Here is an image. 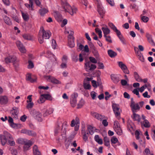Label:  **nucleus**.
I'll use <instances>...</instances> for the list:
<instances>
[{"mask_svg":"<svg viewBox=\"0 0 155 155\" xmlns=\"http://www.w3.org/2000/svg\"><path fill=\"white\" fill-rule=\"evenodd\" d=\"M51 35V33L48 30L45 31L43 27L40 28L38 35V40L40 44H42L44 41V39H48Z\"/></svg>","mask_w":155,"mask_h":155,"instance_id":"obj_1","label":"nucleus"},{"mask_svg":"<svg viewBox=\"0 0 155 155\" xmlns=\"http://www.w3.org/2000/svg\"><path fill=\"white\" fill-rule=\"evenodd\" d=\"M62 7L64 10L65 12H69L70 14L72 15L76 13L77 11V9L74 7H71L66 2H65L62 4Z\"/></svg>","mask_w":155,"mask_h":155,"instance_id":"obj_2","label":"nucleus"},{"mask_svg":"<svg viewBox=\"0 0 155 155\" xmlns=\"http://www.w3.org/2000/svg\"><path fill=\"white\" fill-rule=\"evenodd\" d=\"M12 136L8 132L6 131L3 132V134L0 135V139L2 144L5 145L7 140L12 139Z\"/></svg>","mask_w":155,"mask_h":155,"instance_id":"obj_3","label":"nucleus"},{"mask_svg":"<svg viewBox=\"0 0 155 155\" xmlns=\"http://www.w3.org/2000/svg\"><path fill=\"white\" fill-rule=\"evenodd\" d=\"M30 114L34 117V118L39 122L42 120V115L41 114L35 110L33 109L30 111Z\"/></svg>","mask_w":155,"mask_h":155,"instance_id":"obj_4","label":"nucleus"},{"mask_svg":"<svg viewBox=\"0 0 155 155\" xmlns=\"http://www.w3.org/2000/svg\"><path fill=\"white\" fill-rule=\"evenodd\" d=\"M112 108L116 117L119 119L120 118V113L119 111L120 108L119 105L116 104L112 105Z\"/></svg>","mask_w":155,"mask_h":155,"instance_id":"obj_5","label":"nucleus"},{"mask_svg":"<svg viewBox=\"0 0 155 155\" xmlns=\"http://www.w3.org/2000/svg\"><path fill=\"white\" fill-rule=\"evenodd\" d=\"M90 61H88L85 63V68L87 71L94 70L96 68V66L95 64H91L90 65Z\"/></svg>","mask_w":155,"mask_h":155,"instance_id":"obj_6","label":"nucleus"},{"mask_svg":"<svg viewBox=\"0 0 155 155\" xmlns=\"http://www.w3.org/2000/svg\"><path fill=\"white\" fill-rule=\"evenodd\" d=\"M5 61L6 63L13 62L14 65H15V64L17 62L16 57L12 55L8 57L5 58Z\"/></svg>","mask_w":155,"mask_h":155,"instance_id":"obj_7","label":"nucleus"},{"mask_svg":"<svg viewBox=\"0 0 155 155\" xmlns=\"http://www.w3.org/2000/svg\"><path fill=\"white\" fill-rule=\"evenodd\" d=\"M45 78L48 81H51L52 83L56 84H60V81L56 79L54 77L50 76H45Z\"/></svg>","mask_w":155,"mask_h":155,"instance_id":"obj_8","label":"nucleus"},{"mask_svg":"<svg viewBox=\"0 0 155 155\" xmlns=\"http://www.w3.org/2000/svg\"><path fill=\"white\" fill-rule=\"evenodd\" d=\"M118 63L119 67L121 69L123 72L126 74H129V71L127 66L121 61L118 62Z\"/></svg>","mask_w":155,"mask_h":155,"instance_id":"obj_9","label":"nucleus"},{"mask_svg":"<svg viewBox=\"0 0 155 155\" xmlns=\"http://www.w3.org/2000/svg\"><path fill=\"white\" fill-rule=\"evenodd\" d=\"M16 44L19 50L22 53H25L26 52V49L23 46L22 43L20 41H17L16 42Z\"/></svg>","mask_w":155,"mask_h":155,"instance_id":"obj_10","label":"nucleus"},{"mask_svg":"<svg viewBox=\"0 0 155 155\" xmlns=\"http://www.w3.org/2000/svg\"><path fill=\"white\" fill-rule=\"evenodd\" d=\"M130 106L133 112H135L136 110H139L140 109V107L138 103H135L133 101H131Z\"/></svg>","mask_w":155,"mask_h":155,"instance_id":"obj_11","label":"nucleus"},{"mask_svg":"<svg viewBox=\"0 0 155 155\" xmlns=\"http://www.w3.org/2000/svg\"><path fill=\"white\" fill-rule=\"evenodd\" d=\"M91 114L94 117L100 121L102 120L105 117L104 116L96 112H91Z\"/></svg>","mask_w":155,"mask_h":155,"instance_id":"obj_12","label":"nucleus"},{"mask_svg":"<svg viewBox=\"0 0 155 155\" xmlns=\"http://www.w3.org/2000/svg\"><path fill=\"white\" fill-rule=\"evenodd\" d=\"M18 108L16 107L13 108L12 110H11V113L12 114V116L15 118L17 117V115L18 114Z\"/></svg>","mask_w":155,"mask_h":155,"instance_id":"obj_13","label":"nucleus"},{"mask_svg":"<svg viewBox=\"0 0 155 155\" xmlns=\"http://www.w3.org/2000/svg\"><path fill=\"white\" fill-rule=\"evenodd\" d=\"M8 99V97L5 95L0 96V104H7Z\"/></svg>","mask_w":155,"mask_h":155,"instance_id":"obj_14","label":"nucleus"},{"mask_svg":"<svg viewBox=\"0 0 155 155\" xmlns=\"http://www.w3.org/2000/svg\"><path fill=\"white\" fill-rule=\"evenodd\" d=\"M97 11L99 15H102L103 14H105V12L102 5L98 3L97 5Z\"/></svg>","mask_w":155,"mask_h":155,"instance_id":"obj_15","label":"nucleus"},{"mask_svg":"<svg viewBox=\"0 0 155 155\" xmlns=\"http://www.w3.org/2000/svg\"><path fill=\"white\" fill-rule=\"evenodd\" d=\"M23 148L25 150H28L29 147L32 145L31 141L30 140H26L24 143Z\"/></svg>","mask_w":155,"mask_h":155,"instance_id":"obj_16","label":"nucleus"},{"mask_svg":"<svg viewBox=\"0 0 155 155\" xmlns=\"http://www.w3.org/2000/svg\"><path fill=\"white\" fill-rule=\"evenodd\" d=\"M111 80L115 84H117L119 81L120 80L117 75L114 74H111L110 75Z\"/></svg>","mask_w":155,"mask_h":155,"instance_id":"obj_17","label":"nucleus"},{"mask_svg":"<svg viewBox=\"0 0 155 155\" xmlns=\"http://www.w3.org/2000/svg\"><path fill=\"white\" fill-rule=\"evenodd\" d=\"M146 37L149 42L152 45H155V43L153 41L151 35L148 33H146Z\"/></svg>","mask_w":155,"mask_h":155,"instance_id":"obj_18","label":"nucleus"},{"mask_svg":"<svg viewBox=\"0 0 155 155\" xmlns=\"http://www.w3.org/2000/svg\"><path fill=\"white\" fill-rule=\"evenodd\" d=\"M87 128L89 134L91 135H92L96 130V129L95 127H92L90 125H88Z\"/></svg>","mask_w":155,"mask_h":155,"instance_id":"obj_19","label":"nucleus"},{"mask_svg":"<svg viewBox=\"0 0 155 155\" xmlns=\"http://www.w3.org/2000/svg\"><path fill=\"white\" fill-rule=\"evenodd\" d=\"M34 78H33L30 74H28L26 76V79L27 81H30L31 82L33 83L36 81V78L34 76Z\"/></svg>","mask_w":155,"mask_h":155,"instance_id":"obj_20","label":"nucleus"},{"mask_svg":"<svg viewBox=\"0 0 155 155\" xmlns=\"http://www.w3.org/2000/svg\"><path fill=\"white\" fill-rule=\"evenodd\" d=\"M118 33V34H117L118 38H119L120 40V41L121 42L123 43V44L124 45H126V41L125 39L121 35L120 31L119 32V33Z\"/></svg>","mask_w":155,"mask_h":155,"instance_id":"obj_21","label":"nucleus"},{"mask_svg":"<svg viewBox=\"0 0 155 155\" xmlns=\"http://www.w3.org/2000/svg\"><path fill=\"white\" fill-rule=\"evenodd\" d=\"M6 24L10 25L12 24V21L7 16H5L3 18Z\"/></svg>","mask_w":155,"mask_h":155,"instance_id":"obj_22","label":"nucleus"},{"mask_svg":"<svg viewBox=\"0 0 155 155\" xmlns=\"http://www.w3.org/2000/svg\"><path fill=\"white\" fill-rule=\"evenodd\" d=\"M109 26L112 29L116 34H118L119 33L120 31L118 30L116 27L112 23H109Z\"/></svg>","mask_w":155,"mask_h":155,"instance_id":"obj_23","label":"nucleus"},{"mask_svg":"<svg viewBox=\"0 0 155 155\" xmlns=\"http://www.w3.org/2000/svg\"><path fill=\"white\" fill-rule=\"evenodd\" d=\"M94 139L99 144H102L103 143L102 139L100 138L98 135H96L94 136Z\"/></svg>","mask_w":155,"mask_h":155,"instance_id":"obj_24","label":"nucleus"},{"mask_svg":"<svg viewBox=\"0 0 155 155\" xmlns=\"http://www.w3.org/2000/svg\"><path fill=\"white\" fill-rule=\"evenodd\" d=\"M107 53L108 55L111 58H113L117 55V54L115 52L113 51L112 50H109L107 51Z\"/></svg>","mask_w":155,"mask_h":155,"instance_id":"obj_25","label":"nucleus"},{"mask_svg":"<svg viewBox=\"0 0 155 155\" xmlns=\"http://www.w3.org/2000/svg\"><path fill=\"white\" fill-rule=\"evenodd\" d=\"M34 154L35 155H41L40 152L38 150L37 146L35 145L33 148Z\"/></svg>","mask_w":155,"mask_h":155,"instance_id":"obj_26","label":"nucleus"},{"mask_svg":"<svg viewBox=\"0 0 155 155\" xmlns=\"http://www.w3.org/2000/svg\"><path fill=\"white\" fill-rule=\"evenodd\" d=\"M141 123L142 125L146 128L149 127L150 126V124L147 120H145L143 122H141Z\"/></svg>","mask_w":155,"mask_h":155,"instance_id":"obj_27","label":"nucleus"},{"mask_svg":"<svg viewBox=\"0 0 155 155\" xmlns=\"http://www.w3.org/2000/svg\"><path fill=\"white\" fill-rule=\"evenodd\" d=\"M54 110L53 108H49L46 110L45 113L43 114L44 116L45 117L51 114L53 112Z\"/></svg>","mask_w":155,"mask_h":155,"instance_id":"obj_28","label":"nucleus"},{"mask_svg":"<svg viewBox=\"0 0 155 155\" xmlns=\"http://www.w3.org/2000/svg\"><path fill=\"white\" fill-rule=\"evenodd\" d=\"M102 30L103 31L104 33V36H105L107 35L108 34L110 33V30L107 27L104 28L102 27Z\"/></svg>","mask_w":155,"mask_h":155,"instance_id":"obj_29","label":"nucleus"},{"mask_svg":"<svg viewBox=\"0 0 155 155\" xmlns=\"http://www.w3.org/2000/svg\"><path fill=\"white\" fill-rule=\"evenodd\" d=\"M134 78L138 82L142 81V79L141 78L137 72H134Z\"/></svg>","mask_w":155,"mask_h":155,"instance_id":"obj_30","label":"nucleus"},{"mask_svg":"<svg viewBox=\"0 0 155 155\" xmlns=\"http://www.w3.org/2000/svg\"><path fill=\"white\" fill-rule=\"evenodd\" d=\"M22 16V18L25 21H27L29 19V16L28 14L27 13H24L23 12H21Z\"/></svg>","mask_w":155,"mask_h":155,"instance_id":"obj_31","label":"nucleus"},{"mask_svg":"<svg viewBox=\"0 0 155 155\" xmlns=\"http://www.w3.org/2000/svg\"><path fill=\"white\" fill-rule=\"evenodd\" d=\"M29 4L28 3H25V6L28 8L32 9V6H33V2L32 0H29Z\"/></svg>","mask_w":155,"mask_h":155,"instance_id":"obj_32","label":"nucleus"},{"mask_svg":"<svg viewBox=\"0 0 155 155\" xmlns=\"http://www.w3.org/2000/svg\"><path fill=\"white\" fill-rule=\"evenodd\" d=\"M132 118L134 120H137L138 122H140V116L138 114L134 113L133 114V116H132Z\"/></svg>","mask_w":155,"mask_h":155,"instance_id":"obj_33","label":"nucleus"},{"mask_svg":"<svg viewBox=\"0 0 155 155\" xmlns=\"http://www.w3.org/2000/svg\"><path fill=\"white\" fill-rule=\"evenodd\" d=\"M48 12V10L45 8H41L39 10V12L41 16L44 15Z\"/></svg>","mask_w":155,"mask_h":155,"instance_id":"obj_34","label":"nucleus"},{"mask_svg":"<svg viewBox=\"0 0 155 155\" xmlns=\"http://www.w3.org/2000/svg\"><path fill=\"white\" fill-rule=\"evenodd\" d=\"M92 51L94 54V56L95 57V58L97 59L99 57V54L96 48L92 50Z\"/></svg>","mask_w":155,"mask_h":155,"instance_id":"obj_35","label":"nucleus"},{"mask_svg":"<svg viewBox=\"0 0 155 155\" xmlns=\"http://www.w3.org/2000/svg\"><path fill=\"white\" fill-rule=\"evenodd\" d=\"M138 59L142 62H143L144 61V58L143 54L141 53H139L137 55Z\"/></svg>","mask_w":155,"mask_h":155,"instance_id":"obj_36","label":"nucleus"},{"mask_svg":"<svg viewBox=\"0 0 155 155\" xmlns=\"http://www.w3.org/2000/svg\"><path fill=\"white\" fill-rule=\"evenodd\" d=\"M104 140L105 145L107 147L110 146V141L109 138L107 137H105Z\"/></svg>","mask_w":155,"mask_h":155,"instance_id":"obj_37","label":"nucleus"},{"mask_svg":"<svg viewBox=\"0 0 155 155\" xmlns=\"http://www.w3.org/2000/svg\"><path fill=\"white\" fill-rule=\"evenodd\" d=\"M70 102L71 106L74 107H75L76 105L77 102L76 99L71 98Z\"/></svg>","mask_w":155,"mask_h":155,"instance_id":"obj_38","label":"nucleus"},{"mask_svg":"<svg viewBox=\"0 0 155 155\" xmlns=\"http://www.w3.org/2000/svg\"><path fill=\"white\" fill-rule=\"evenodd\" d=\"M24 38L27 40H31L32 39L31 36L28 34H24L22 35Z\"/></svg>","mask_w":155,"mask_h":155,"instance_id":"obj_39","label":"nucleus"},{"mask_svg":"<svg viewBox=\"0 0 155 155\" xmlns=\"http://www.w3.org/2000/svg\"><path fill=\"white\" fill-rule=\"evenodd\" d=\"M68 45L70 48H73L74 46V40H68Z\"/></svg>","mask_w":155,"mask_h":155,"instance_id":"obj_40","label":"nucleus"},{"mask_svg":"<svg viewBox=\"0 0 155 155\" xmlns=\"http://www.w3.org/2000/svg\"><path fill=\"white\" fill-rule=\"evenodd\" d=\"M27 134L32 136H35L36 135L35 132L29 130H28Z\"/></svg>","mask_w":155,"mask_h":155,"instance_id":"obj_41","label":"nucleus"},{"mask_svg":"<svg viewBox=\"0 0 155 155\" xmlns=\"http://www.w3.org/2000/svg\"><path fill=\"white\" fill-rule=\"evenodd\" d=\"M42 96H43L45 99L48 100L50 101L52 100V98L51 95L48 94H42Z\"/></svg>","mask_w":155,"mask_h":155,"instance_id":"obj_42","label":"nucleus"},{"mask_svg":"<svg viewBox=\"0 0 155 155\" xmlns=\"http://www.w3.org/2000/svg\"><path fill=\"white\" fill-rule=\"evenodd\" d=\"M85 55L84 54H80L79 55V61L81 62L83 61V59L85 58Z\"/></svg>","mask_w":155,"mask_h":155,"instance_id":"obj_43","label":"nucleus"},{"mask_svg":"<svg viewBox=\"0 0 155 155\" xmlns=\"http://www.w3.org/2000/svg\"><path fill=\"white\" fill-rule=\"evenodd\" d=\"M25 142V141L24 139L21 138H18L16 141L17 143L20 144H24Z\"/></svg>","mask_w":155,"mask_h":155,"instance_id":"obj_44","label":"nucleus"},{"mask_svg":"<svg viewBox=\"0 0 155 155\" xmlns=\"http://www.w3.org/2000/svg\"><path fill=\"white\" fill-rule=\"evenodd\" d=\"M8 142L10 146H13L15 145V142L14 141L13 137L12 139H9L8 140Z\"/></svg>","mask_w":155,"mask_h":155,"instance_id":"obj_45","label":"nucleus"},{"mask_svg":"<svg viewBox=\"0 0 155 155\" xmlns=\"http://www.w3.org/2000/svg\"><path fill=\"white\" fill-rule=\"evenodd\" d=\"M34 105V103L32 102H29L28 103L26 106V107L27 109L31 108Z\"/></svg>","mask_w":155,"mask_h":155,"instance_id":"obj_46","label":"nucleus"},{"mask_svg":"<svg viewBox=\"0 0 155 155\" xmlns=\"http://www.w3.org/2000/svg\"><path fill=\"white\" fill-rule=\"evenodd\" d=\"M84 100L82 99H81L79 103L78 104V108H80L84 104Z\"/></svg>","mask_w":155,"mask_h":155,"instance_id":"obj_47","label":"nucleus"},{"mask_svg":"<svg viewBox=\"0 0 155 155\" xmlns=\"http://www.w3.org/2000/svg\"><path fill=\"white\" fill-rule=\"evenodd\" d=\"M60 123L58 125V127L54 130V133L55 134H57L59 132L60 130V124H62L61 121L60 122Z\"/></svg>","mask_w":155,"mask_h":155,"instance_id":"obj_48","label":"nucleus"},{"mask_svg":"<svg viewBox=\"0 0 155 155\" xmlns=\"http://www.w3.org/2000/svg\"><path fill=\"white\" fill-rule=\"evenodd\" d=\"M45 98L42 96V95L40 97L39 100L38 101V102L39 104L42 103H43L45 101Z\"/></svg>","mask_w":155,"mask_h":155,"instance_id":"obj_49","label":"nucleus"},{"mask_svg":"<svg viewBox=\"0 0 155 155\" xmlns=\"http://www.w3.org/2000/svg\"><path fill=\"white\" fill-rule=\"evenodd\" d=\"M54 16L55 18L58 21H61V16L60 15L56 14Z\"/></svg>","mask_w":155,"mask_h":155,"instance_id":"obj_50","label":"nucleus"},{"mask_svg":"<svg viewBox=\"0 0 155 155\" xmlns=\"http://www.w3.org/2000/svg\"><path fill=\"white\" fill-rule=\"evenodd\" d=\"M142 20L144 22H147L149 20V18L146 16H143L141 17Z\"/></svg>","mask_w":155,"mask_h":155,"instance_id":"obj_51","label":"nucleus"},{"mask_svg":"<svg viewBox=\"0 0 155 155\" xmlns=\"http://www.w3.org/2000/svg\"><path fill=\"white\" fill-rule=\"evenodd\" d=\"M34 67L33 63L31 61H28V68L29 69H31L33 68Z\"/></svg>","mask_w":155,"mask_h":155,"instance_id":"obj_52","label":"nucleus"},{"mask_svg":"<svg viewBox=\"0 0 155 155\" xmlns=\"http://www.w3.org/2000/svg\"><path fill=\"white\" fill-rule=\"evenodd\" d=\"M118 141L117 138L113 137L111 139V142L113 143H116Z\"/></svg>","mask_w":155,"mask_h":155,"instance_id":"obj_53","label":"nucleus"},{"mask_svg":"<svg viewBox=\"0 0 155 155\" xmlns=\"http://www.w3.org/2000/svg\"><path fill=\"white\" fill-rule=\"evenodd\" d=\"M139 89L138 90L137 89H134L133 91V92L135 94H136L138 96V97H140V96L139 95Z\"/></svg>","mask_w":155,"mask_h":155,"instance_id":"obj_54","label":"nucleus"},{"mask_svg":"<svg viewBox=\"0 0 155 155\" xmlns=\"http://www.w3.org/2000/svg\"><path fill=\"white\" fill-rule=\"evenodd\" d=\"M88 44L91 50L96 48L94 45L91 41L88 42Z\"/></svg>","mask_w":155,"mask_h":155,"instance_id":"obj_55","label":"nucleus"},{"mask_svg":"<svg viewBox=\"0 0 155 155\" xmlns=\"http://www.w3.org/2000/svg\"><path fill=\"white\" fill-rule=\"evenodd\" d=\"M90 61L92 63H96L97 61L95 58L93 57H90L89 58Z\"/></svg>","mask_w":155,"mask_h":155,"instance_id":"obj_56","label":"nucleus"},{"mask_svg":"<svg viewBox=\"0 0 155 155\" xmlns=\"http://www.w3.org/2000/svg\"><path fill=\"white\" fill-rule=\"evenodd\" d=\"M57 44L55 41L54 39L52 41V46L54 49H55L56 47Z\"/></svg>","mask_w":155,"mask_h":155,"instance_id":"obj_57","label":"nucleus"},{"mask_svg":"<svg viewBox=\"0 0 155 155\" xmlns=\"http://www.w3.org/2000/svg\"><path fill=\"white\" fill-rule=\"evenodd\" d=\"M143 153L145 154L146 155H149L150 153V150L148 148H146L144 150Z\"/></svg>","mask_w":155,"mask_h":155,"instance_id":"obj_58","label":"nucleus"},{"mask_svg":"<svg viewBox=\"0 0 155 155\" xmlns=\"http://www.w3.org/2000/svg\"><path fill=\"white\" fill-rule=\"evenodd\" d=\"M11 152L12 155H17L18 154V151L16 149H12L11 150Z\"/></svg>","mask_w":155,"mask_h":155,"instance_id":"obj_59","label":"nucleus"},{"mask_svg":"<svg viewBox=\"0 0 155 155\" xmlns=\"http://www.w3.org/2000/svg\"><path fill=\"white\" fill-rule=\"evenodd\" d=\"M147 87L146 85L143 86L140 88H137L139 89V91L140 92H142L144 90V89Z\"/></svg>","mask_w":155,"mask_h":155,"instance_id":"obj_60","label":"nucleus"},{"mask_svg":"<svg viewBox=\"0 0 155 155\" xmlns=\"http://www.w3.org/2000/svg\"><path fill=\"white\" fill-rule=\"evenodd\" d=\"M12 18L15 21L18 23H19L20 22V20L18 16L14 15L12 16Z\"/></svg>","mask_w":155,"mask_h":155,"instance_id":"obj_61","label":"nucleus"},{"mask_svg":"<svg viewBox=\"0 0 155 155\" xmlns=\"http://www.w3.org/2000/svg\"><path fill=\"white\" fill-rule=\"evenodd\" d=\"M96 94L97 93L94 91H92L91 92V95L93 99L94 100L95 99L96 96Z\"/></svg>","mask_w":155,"mask_h":155,"instance_id":"obj_62","label":"nucleus"},{"mask_svg":"<svg viewBox=\"0 0 155 155\" xmlns=\"http://www.w3.org/2000/svg\"><path fill=\"white\" fill-rule=\"evenodd\" d=\"M72 60L73 61L76 62L78 60V55L77 54L74 55L72 57Z\"/></svg>","mask_w":155,"mask_h":155,"instance_id":"obj_63","label":"nucleus"},{"mask_svg":"<svg viewBox=\"0 0 155 155\" xmlns=\"http://www.w3.org/2000/svg\"><path fill=\"white\" fill-rule=\"evenodd\" d=\"M121 83L122 86H126L127 85V82L126 80H121Z\"/></svg>","mask_w":155,"mask_h":155,"instance_id":"obj_64","label":"nucleus"}]
</instances>
